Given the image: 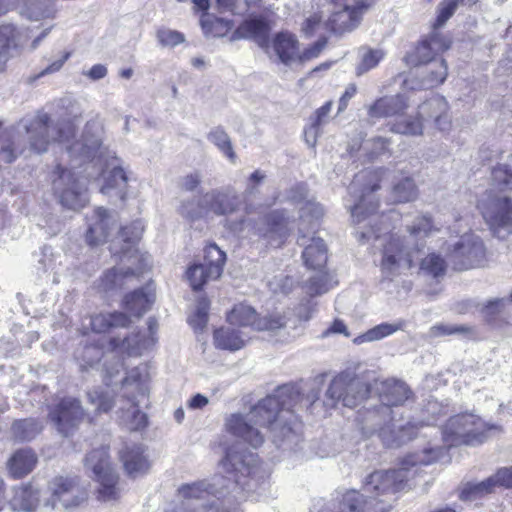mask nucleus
<instances>
[{"mask_svg":"<svg viewBox=\"0 0 512 512\" xmlns=\"http://www.w3.org/2000/svg\"><path fill=\"white\" fill-rule=\"evenodd\" d=\"M88 402L95 406L94 415L109 413L115 405V396L101 387H95L87 392Z\"/></svg>","mask_w":512,"mask_h":512,"instance_id":"4c0bfd02","label":"nucleus"},{"mask_svg":"<svg viewBox=\"0 0 512 512\" xmlns=\"http://www.w3.org/2000/svg\"><path fill=\"white\" fill-rule=\"evenodd\" d=\"M52 184L62 206L79 210L87 205V191L86 189H80L78 179L71 170L60 164L56 165L53 171Z\"/></svg>","mask_w":512,"mask_h":512,"instance_id":"f3484780","label":"nucleus"},{"mask_svg":"<svg viewBox=\"0 0 512 512\" xmlns=\"http://www.w3.org/2000/svg\"><path fill=\"white\" fill-rule=\"evenodd\" d=\"M451 40L434 29L427 37L422 39L415 48L414 56L417 64H429L435 56L447 51L451 47Z\"/></svg>","mask_w":512,"mask_h":512,"instance_id":"393cba45","label":"nucleus"},{"mask_svg":"<svg viewBox=\"0 0 512 512\" xmlns=\"http://www.w3.org/2000/svg\"><path fill=\"white\" fill-rule=\"evenodd\" d=\"M383 58V53L380 50L369 49L362 57L361 66L363 70H370L378 65Z\"/></svg>","mask_w":512,"mask_h":512,"instance_id":"0e129e2a","label":"nucleus"},{"mask_svg":"<svg viewBox=\"0 0 512 512\" xmlns=\"http://www.w3.org/2000/svg\"><path fill=\"white\" fill-rule=\"evenodd\" d=\"M386 176L385 168L365 169L356 175L361 185V196L351 209V217L354 224H360L377 214L380 207L378 199L367 200V196L378 191Z\"/></svg>","mask_w":512,"mask_h":512,"instance_id":"ddd939ff","label":"nucleus"},{"mask_svg":"<svg viewBox=\"0 0 512 512\" xmlns=\"http://www.w3.org/2000/svg\"><path fill=\"white\" fill-rule=\"evenodd\" d=\"M13 435L21 440H31L42 430L41 423L34 418L19 419L12 424Z\"/></svg>","mask_w":512,"mask_h":512,"instance_id":"ea45409f","label":"nucleus"},{"mask_svg":"<svg viewBox=\"0 0 512 512\" xmlns=\"http://www.w3.org/2000/svg\"><path fill=\"white\" fill-rule=\"evenodd\" d=\"M270 23L263 16H254L242 21L235 29L232 39H252L259 47L268 48L270 43Z\"/></svg>","mask_w":512,"mask_h":512,"instance_id":"5701e85b","label":"nucleus"},{"mask_svg":"<svg viewBox=\"0 0 512 512\" xmlns=\"http://www.w3.org/2000/svg\"><path fill=\"white\" fill-rule=\"evenodd\" d=\"M375 384L378 398L386 407L403 406L407 401L414 398L413 391L402 380L388 378Z\"/></svg>","mask_w":512,"mask_h":512,"instance_id":"4be33fe9","label":"nucleus"},{"mask_svg":"<svg viewBox=\"0 0 512 512\" xmlns=\"http://www.w3.org/2000/svg\"><path fill=\"white\" fill-rule=\"evenodd\" d=\"M398 329H399L398 325L382 323V324H379V325L373 327L372 329L368 330L366 333H364L360 336H357L353 340V342L355 344H361L365 341L379 340V339H382L384 337H387V336L393 334Z\"/></svg>","mask_w":512,"mask_h":512,"instance_id":"a18cd8bd","label":"nucleus"},{"mask_svg":"<svg viewBox=\"0 0 512 512\" xmlns=\"http://www.w3.org/2000/svg\"><path fill=\"white\" fill-rule=\"evenodd\" d=\"M419 248H407L404 238L397 234H389L382 249L381 268L392 272L400 266L411 269L415 266Z\"/></svg>","mask_w":512,"mask_h":512,"instance_id":"a211bd4d","label":"nucleus"},{"mask_svg":"<svg viewBox=\"0 0 512 512\" xmlns=\"http://www.w3.org/2000/svg\"><path fill=\"white\" fill-rule=\"evenodd\" d=\"M272 47L279 60L284 64L298 61L300 43L296 35L289 31H280L272 39Z\"/></svg>","mask_w":512,"mask_h":512,"instance_id":"c756f323","label":"nucleus"},{"mask_svg":"<svg viewBox=\"0 0 512 512\" xmlns=\"http://www.w3.org/2000/svg\"><path fill=\"white\" fill-rule=\"evenodd\" d=\"M357 87L354 83L349 84L341 95L338 103V113H342L348 107L349 101L356 95Z\"/></svg>","mask_w":512,"mask_h":512,"instance_id":"338daca9","label":"nucleus"},{"mask_svg":"<svg viewBox=\"0 0 512 512\" xmlns=\"http://www.w3.org/2000/svg\"><path fill=\"white\" fill-rule=\"evenodd\" d=\"M333 102L331 100L325 102L321 107L315 110V112L309 118V129L315 133H318L321 126L327 121L328 115L331 112Z\"/></svg>","mask_w":512,"mask_h":512,"instance_id":"5fc2aeb1","label":"nucleus"},{"mask_svg":"<svg viewBox=\"0 0 512 512\" xmlns=\"http://www.w3.org/2000/svg\"><path fill=\"white\" fill-rule=\"evenodd\" d=\"M1 137H4L5 143L0 148V161L10 164L17 158L14 142L7 136V133Z\"/></svg>","mask_w":512,"mask_h":512,"instance_id":"052dcab7","label":"nucleus"},{"mask_svg":"<svg viewBox=\"0 0 512 512\" xmlns=\"http://www.w3.org/2000/svg\"><path fill=\"white\" fill-rule=\"evenodd\" d=\"M143 230L137 223H130L122 226L119 231V237L123 243L120 251H113V256L118 257L120 260L127 258L128 260H135L141 264H147V257L141 253L136 247L137 243L141 239Z\"/></svg>","mask_w":512,"mask_h":512,"instance_id":"b1692460","label":"nucleus"},{"mask_svg":"<svg viewBox=\"0 0 512 512\" xmlns=\"http://www.w3.org/2000/svg\"><path fill=\"white\" fill-rule=\"evenodd\" d=\"M478 0H443L438 8V14L433 24L434 29L443 26L455 13L458 4L474 5Z\"/></svg>","mask_w":512,"mask_h":512,"instance_id":"79ce46f5","label":"nucleus"},{"mask_svg":"<svg viewBox=\"0 0 512 512\" xmlns=\"http://www.w3.org/2000/svg\"><path fill=\"white\" fill-rule=\"evenodd\" d=\"M52 506L61 504L65 509L78 508L87 502L88 489L77 475H57L49 483Z\"/></svg>","mask_w":512,"mask_h":512,"instance_id":"2eb2a0df","label":"nucleus"},{"mask_svg":"<svg viewBox=\"0 0 512 512\" xmlns=\"http://www.w3.org/2000/svg\"><path fill=\"white\" fill-rule=\"evenodd\" d=\"M430 66L425 72V81L430 87H437L441 85L447 78L448 67L444 59L430 61Z\"/></svg>","mask_w":512,"mask_h":512,"instance_id":"37998d69","label":"nucleus"},{"mask_svg":"<svg viewBox=\"0 0 512 512\" xmlns=\"http://www.w3.org/2000/svg\"><path fill=\"white\" fill-rule=\"evenodd\" d=\"M37 462V455L32 449H18L8 459L6 466L10 477L19 480L30 474Z\"/></svg>","mask_w":512,"mask_h":512,"instance_id":"cd10ccee","label":"nucleus"},{"mask_svg":"<svg viewBox=\"0 0 512 512\" xmlns=\"http://www.w3.org/2000/svg\"><path fill=\"white\" fill-rule=\"evenodd\" d=\"M503 306L502 299H493L487 302L484 307L485 321L488 324H492L496 319V316L500 314Z\"/></svg>","mask_w":512,"mask_h":512,"instance_id":"e2e57ef3","label":"nucleus"},{"mask_svg":"<svg viewBox=\"0 0 512 512\" xmlns=\"http://www.w3.org/2000/svg\"><path fill=\"white\" fill-rule=\"evenodd\" d=\"M51 123L48 113L39 112L27 126L30 147L35 153L40 154L48 150L51 132H53L54 142L69 143L75 138L77 128L71 120L60 122L55 127H52Z\"/></svg>","mask_w":512,"mask_h":512,"instance_id":"20e7f679","label":"nucleus"},{"mask_svg":"<svg viewBox=\"0 0 512 512\" xmlns=\"http://www.w3.org/2000/svg\"><path fill=\"white\" fill-rule=\"evenodd\" d=\"M435 230L434 222L429 215H420L416 218V222L407 226V232L412 237H426Z\"/></svg>","mask_w":512,"mask_h":512,"instance_id":"09e8293b","label":"nucleus"},{"mask_svg":"<svg viewBox=\"0 0 512 512\" xmlns=\"http://www.w3.org/2000/svg\"><path fill=\"white\" fill-rule=\"evenodd\" d=\"M94 212L99 221L90 226L85 235L86 242L91 247L105 242L108 235L107 224L105 223L109 216L108 210L104 207H97Z\"/></svg>","mask_w":512,"mask_h":512,"instance_id":"e433bc0d","label":"nucleus"},{"mask_svg":"<svg viewBox=\"0 0 512 512\" xmlns=\"http://www.w3.org/2000/svg\"><path fill=\"white\" fill-rule=\"evenodd\" d=\"M486 438L481 420L470 413L451 416L442 428V440L448 449L480 445Z\"/></svg>","mask_w":512,"mask_h":512,"instance_id":"39448f33","label":"nucleus"},{"mask_svg":"<svg viewBox=\"0 0 512 512\" xmlns=\"http://www.w3.org/2000/svg\"><path fill=\"white\" fill-rule=\"evenodd\" d=\"M41 489L32 481L13 487L10 506L14 511L35 512L40 505Z\"/></svg>","mask_w":512,"mask_h":512,"instance_id":"bb28decb","label":"nucleus"},{"mask_svg":"<svg viewBox=\"0 0 512 512\" xmlns=\"http://www.w3.org/2000/svg\"><path fill=\"white\" fill-rule=\"evenodd\" d=\"M291 233V219L284 209L272 210L264 214L253 228V235L265 249L283 247Z\"/></svg>","mask_w":512,"mask_h":512,"instance_id":"9d476101","label":"nucleus"},{"mask_svg":"<svg viewBox=\"0 0 512 512\" xmlns=\"http://www.w3.org/2000/svg\"><path fill=\"white\" fill-rule=\"evenodd\" d=\"M121 383L123 387L135 385L139 392L144 393L143 375L138 368L131 369Z\"/></svg>","mask_w":512,"mask_h":512,"instance_id":"680f3d73","label":"nucleus"},{"mask_svg":"<svg viewBox=\"0 0 512 512\" xmlns=\"http://www.w3.org/2000/svg\"><path fill=\"white\" fill-rule=\"evenodd\" d=\"M485 258V247L479 239H462L454 245L451 253L453 268L464 271L478 267Z\"/></svg>","mask_w":512,"mask_h":512,"instance_id":"6ab92c4d","label":"nucleus"},{"mask_svg":"<svg viewBox=\"0 0 512 512\" xmlns=\"http://www.w3.org/2000/svg\"><path fill=\"white\" fill-rule=\"evenodd\" d=\"M156 292L153 281L124 294L121 307L125 312L113 311L93 315L90 320L91 329L96 333H107L113 328H127L131 323L130 316L140 318L154 304Z\"/></svg>","mask_w":512,"mask_h":512,"instance_id":"f03ea898","label":"nucleus"},{"mask_svg":"<svg viewBox=\"0 0 512 512\" xmlns=\"http://www.w3.org/2000/svg\"><path fill=\"white\" fill-rule=\"evenodd\" d=\"M101 356V347L96 344H91L84 346L77 357L83 361L81 364L82 367L87 369V367H91L93 364L97 363Z\"/></svg>","mask_w":512,"mask_h":512,"instance_id":"4d7b16f0","label":"nucleus"},{"mask_svg":"<svg viewBox=\"0 0 512 512\" xmlns=\"http://www.w3.org/2000/svg\"><path fill=\"white\" fill-rule=\"evenodd\" d=\"M225 263V252L215 243L207 244L204 247L203 263H194L186 271L192 290L201 291L208 282L219 279Z\"/></svg>","mask_w":512,"mask_h":512,"instance_id":"4468645a","label":"nucleus"},{"mask_svg":"<svg viewBox=\"0 0 512 512\" xmlns=\"http://www.w3.org/2000/svg\"><path fill=\"white\" fill-rule=\"evenodd\" d=\"M434 120L440 131L449 129L451 122L448 118V104L444 98H433L420 106V112L405 120L396 121L390 126V131L397 134L420 136L423 133V116Z\"/></svg>","mask_w":512,"mask_h":512,"instance_id":"0eeeda50","label":"nucleus"},{"mask_svg":"<svg viewBox=\"0 0 512 512\" xmlns=\"http://www.w3.org/2000/svg\"><path fill=\"white\" fill-rule=\"evenodd\" d=\"M493 184L499 190L512 189V171L506 165H498L493 168L491 173Z\"/></svg>","mask_w":512,"mask_h":512,"instance_id":"3c124183","label":"nucleus"},{"mask_svg":"<svg viewBox=\"0 0 512 512\" xmlns=\"http://www.w3.org/2000/svg\"><path fill=\"white\" fill-rule=\"evenodd\" d=\"M205 205L200 203L195 206L193 201H185L179 207V214L186 220L194 222L202 218L207 212L215 215H230L239 210L241 200L239 196L231 191L211 190L204 195Z\"/></svg>","mask_w":512,"mask_h":512,"instance_id":"423d86ee","label":"nucleus"},{"mask_svg":"<svg viewBox=\"0 0 512 512\" xmlns=\"http://www.w3.org/2000/svg\"><path fill=\"white\" fill-rule=\"evenodd\" d=\"M130 261L133 267H127L126 269L112 267L106 269L98 279V289L103 292L122 289L128 279L139 278L148 270L147 264H141L135 260Z\"/></svg>","mask_w":512,"mask_h":512,"instance_id":"aec40b11","label":"nucleus"},{"mask_svg":"<svg viewBox=\"0 0 512 512\" xmlns=\"http://www.w3.org/2000/svg\"><path fill=\"white\" fill-rule=\"evenodd\" d=\"M483 217L492 227H506L512 224V201L507 198H496L491 208L485 209Z\"/></svg>","mask_w":512,"mask_h":512,"instance_id":"7c9ffc66","label":"nucleus"},{"mask_svg":"<svg viewBox=\"0 0 512 512\" xmlns=\"http://www.w3.org/2000/svg\"><path fill=\"white\" fill-rule=\"evenodd\" d=\"M208 139L222 152V154L232 163L237 160V155L229 135L222 127L212 129L208 134Z\"/></svg>","mask_w":512,"mask_h":512,"instance_id":"58836bf2","label":"nucleus"},{"mask_svg":"<svg viewBox=\"0 0 512 512\" xmlns=\"http://www.w3.org/2000/svg\"><path fill=\"white\" fill-rule=\"evenodd\" d=\"M375 0H329L335 7L325 23L326 28L335 34H344L355 29L361 22L363 14L373 5Z\"/></svg>","mask_w":512,"mask_h":512,"instance_id":"dca6fc26","label":"nucleus"},{"mask_svg":"<svg viewBox=\"0 0 512 512\" xmlns=\"http://www.w3.org/2000/svg\"><path fill=\"white\" fill-rule=\"evenodd\" d=\"M226 321L239 328H250L252 331H275L287 324L286 316L279 312L261 316L254 307L246 303H237L226 314Z\"/></svg>","mask_w":512,"mask_h":512,"instance_id":"f8f14e48","label":"nucleus"},{"mask_svg":"<svg viewBox=\"0 0 512 512\" xmlns=\"http://www.w3.org/2000/svg\"><path fill=\"white\" fill-rule=\"evenodd\" d=\"M327 44L328 39L325 36L320 37L317 41L304 48L302 52L299 51L298 62L304 63L319 57Z\"/></svg>","mask_w":512,"mask_h":512,"instance_id":"6e6d98bb","label":"nucleus"},{"mask_svg":"<svg viewBox=\"0 0 512 512\" xmlns=\"http://www.w3.org/2000/svg\"><path fill=\"white\" fill-rule=\"evenodd\" d=\"M209 305L207 297L199 299L196 311L189 317V324L194 329H203L207 325Z\"/></svg>","mask_w":512,"mask_h":512,"instance_id":"8fccbe9b","label":"nucleus"},{"mask_svg":"<svg viewBox=\"0 0 512 512\" xmlns=\"http://www.w3.org/2000/svg\"><path fill=\"white\" fill-rule=\"evenodd\" d=\"M209 494L203 482L184 484L178 489V495L185 501L205 499Z\"/></svg>","mask_w":512,"mask_h":512,"instance_id":"de8ad7c7","label":"nucleus"},{"mask_svg":"<svg viewBox=\"0 0 512 512\" xmlns=\"http://www.w3.org/2000/svg\"><path fill=\"white\" fill-rule=\"evenodd\" d=\"M308 402L309 399L295 386H280L253 407L248 421L241 414L230 415L226 420V431L253 447H259L264 438L258 428L271 429L275 426L282 431H292L299 422L297 412Z\"/></svg>","mask_w":512,"mask_h":512,"instance_id":"f257e3e1","label":"nucleus"},{"mask_svg":"<svg viewBox=\"0 0 512 512\" xmlns=\"http://www.w3.org/2000/svg\"><path fill=\"white\" fill-rule=\"evenodd\" d=\"M145 451V446L139 443H125L119 450L118 458L129 477L136 478L149 471L151 465Z\"/></svg>","mask_w":512,"mask_h":512,"instance_id":"412c9836","label":"nucleus"},{"mask_svg":"<svg viewBox=\"0 0 512 512\" xmlns=\"http://www.w3.org/2000/svg\"><path fill=\"white\" fill-rule=\"evenodd\" d=\"M406 474L401 469H390L372 472L365 481L364 489L369 493L368 498L364 497L367 507L370 510L387 508L391 509L390 504H385L384 500H379L380 496L395 494L401 491L406 485Z\"/></svg>","mask_w":512,"mask_h":512,"instance_id":"1a4fd4ad","label":"nucleus"},{"mask_svg":"<svg viewBox=\"0 0 512 512\" xmlns=\"http://www.w3.org/2000/svg\"><path fill=\"white\" fill-rule=\"evenodd\" d=\"M131 337L127 336L123 339L119 337H112L109 339L108 345L112 351L120 352L122 354H126L128 356H138L140 355V349L138 347L139 341L137 342V347L130 345Z\"/></svg>","mask_w":512,"mask_h":512,"instance_id":"864d4df0","label":"nucleus"},{"mask_svg":"<svg viewBox=\"0 0 512 512\" xmlns=\"http://www.w3.org/2000/svg\"><path fill=\"white\" fill-rule=\"evenodd\" d=\"M48 417L57 431L65 436L73 435L81 424L93 425L94 416L88 414L81 401L75 397H62L49 409Z\"/></svg>","mask_w":512,"mask_h":512,"instance_id":"6e6552de","label":"nucleus"},{"mask_svg":"<svg viewBox=\"0 0 512 512\" xmlns=\"http://www.w3.org/2000/svg\"><path fill=\"white\" fill-rule=\"evenodd\" d=\"M201 23L205 34L212 37H224L232 30L233 27V22L231 20L218 17L202 20Z\"/></svg>","mask_w":512,"mask_h":512,"instance_id":"c03bdc74","label":"nucleus"},{"mask_svg":"<svg viewBox=\"0 0 512 512\" xmlns=\"http://www.w3.org/2000/svg\"><path fill=\"white\" fill-rule=\"evenodd\" d=\"M390 227L391 219L389 213H381L366 232H357V237L361 242L371 238L379 239L382 232Z\"/></svg>","mask_w":512,"mask_h":512,"instance_id":"49530a36","label":"nucleus"},{"mask_svg":"<svg viewBox=\"0 0 512 512\" xmlns=\"http://www.w3.org/2000/svg\"><path fill=\"white\" fill-rule=\"evenodd\" d=\"M420 270L433 278H439L445 275L447 263L440 254L429 253L421 260Z\"/></svg>","mask_w":512,"mask_h":512,"instance_id":"a19ab883","label":"nucleus"},{"mask_svg":"<svg viewBox=\"0 0 512 512\" xmlns=\"http://www.w3.org/2000/svg\"><path fill=\"white\" fill-rule=\"evenodd\" d=\"M494 477L497 479V486L512 488V467L498 469Z\"/></svg>","mask_w":512,"mask_h":512,"instance_id":"774afa93","label":"nucleus"},{"mask_svg":"<svg viewBox=\"0 0 512 512\" xmlns=\"http://www.w3.org/2000/svg\"><path fill=\"white\" fill-rule=\"evenodd\" d=\"M302 259L308 269L323 272L328 260L327 247L323 239L314 237L312 242L304 248Z\"/></svg>","mask_w":512,"mask_h":512,"instance_id":"473e14b6","label":"nucleus"},{"mask_svg":"<svg viewBox=\"0 0 512 512\" xmlns=\"http://www.w3.org/2000/svg\"><path fill=\"white\" fill-rule=\"evenodd\" d=\"M157 39L161 45L170 47H174L185 40L184 35L181 32L165 28L157 31Z\"/></svg>","mask_w":512,"mask_h":512,"instance_id":"13d9d810","label":"nucleus"},{"mask_svg":"<svg viewBox=\"0 0 512 512\" xmlns=\"http://www.w3.org/2000/svg\"><path fill=\"white\" fill-rule=\"evenodd\" d=\"M409 107L408 99L403 94L377 98L368 108L371 119L402 116Z\"/></svg>","mask_w":512,"mask_h":512,"instance_id":"a878e982","label":"nucleus"},{"mask_svg":"<svg viewBox=\"0 0 512 512\" xmlns=\"http://www.w3.org/2000/svg\"><path fill=\"white\" fill-rule=\"evenodd\" d=\"M104 183L100 189L101 193L109 194L115 191L120 200L125 201L127 198L128 175L123 167L114 166L109 171H102Z\"/></svg>","mask_w":512,"mask_h":512,"instance_id":"2f4dec72","label":"nucleus"},{"mask_svg":"<svg viewBox=\"0 0 512 512\" xmlns=\"http://www.w3.org/2000/svg\"><path fill=\"white\" fill-rule=\"evenodd\" d=\"M322 23V15L320 13H314L309 16L302 24V32L306 36H311L317 27Z\"/></svg>","mask_w":512,"mask_h":512,"instance_id":"69168bd1","label":"nucleus"},{"mask_svg":"<svg viewBox=\"0 0 512 512\" xmlns=\"http://www.w3.org/2000/svg\"><path fill=\"white\" fill-rule=\"evenodd\" d=\"M84 465L93 473V479L99 483L96 498L99 501H116L119 499V474L111 461L109 446H101L89 451Z\"/></svg>","mask_w":512,"mask_h":512,"instance_id":"7ed1b4c3","label":"nucleus"},{"mask_svg":"<svg viewBox=\"0 0 512 512\" xmlns=\"http://www.w3.org/2000/svg\"><path fill=\"white\" fill-rule=\"evenodd\" d=\"M390 197L394 204L414 202L419 197V188L411 175L401 173L395 176L390 185Z\"/></svg>","mask_w":512,"mask_h":512,"instance_id":"c85d7f7f","label":"nucleus"},{"mask_svg":"<svg viewBox=\"0 0 512 512\" xmlns=\"http://www.w3.org/2000/svg\"><path fill=\"white\" fill-rule=\"evenodd\" d=\"M320 273L322 274L320 278L312 277L308 281V290L311 296L321 295L328 290L326 282L329 274L326 270Z\"/></svg>","mask_w":512,"mask_h":512,"instance_id":"bf43d9fd","label":"nucleus"},{"mask_svg":"<svg viewBox=\"0 0 512 512\" xmlns=\"http://www.w3.org/2000/svg\"><path fill=\"white\" fill-rule=\"evenodd\" d=\"M372 393V386L360 380L356 375L341 372L329 384L326 396L332 400V406L342 402L349 408H355L366 401Z\"/></svg>","mask_w":512,"mask_h":512,"instance_id":"9b49d317","label":"nucleus"},{"mask_svg":"<svg viewBox=\"0 0 512 512\" xmlns=\"http://www.w3.org/2000/svg\"><path fill=\"white\" fill-rule=\"evenodd\" d=\"M221 465L227 473H235V482L240 483L238 473L245 476L254 474V465L246 462L245 456L238 452H232L227 449L224 458L221 460Z\"/></svg>","mask_w":512,"mask_h":512,"instance_id":"72a5a7b5","label":"nucleus"},{"mask_svg":"<svg viewBox=\"0 0 512 512\" xmlns=\"http://www.w3.org/2000/svg\"><path fill=\"white\" fill-rule=\"evenodd\" d=\"M497 487V479L493 476L486 478L479 483H466L459 492L462 501L479 500L494 492Z\"/></svg>","mask_w":512,"mask_h":512,"instance_id":"f704fd0d","label":"nucleus"},{"mask_svg":"<svg viewBox=\"0 0 512 512\" xmlns=\"http://www.w3.org/2000/svg\"><path fill=\"white\" fill-rule=\"evenodd\" d=\"M216 348L222 350L236 351L244 347L245 340L241 333L232 328L220 327L213 332Z\"/></svg>","mask_w":512,"mask_h":512,"instance_id":"c9c22d12","label":"nucleus"},{"mask_svg":"<svg viewBox=\"0 0 512 512\" xmlns=\"http://www.w3.org/2000/svg\"><path fill=\"white\" fill-rule=\"evenodd\" d=\"M430 333L434 337L449 336L453 334L469 335L473 333V328L467 325L436 324L430 328Z\"/></svg>","mask_w":512,"mask_h":512,"instance_id":"603ef678","label":"nucleus"}]
</instances>
